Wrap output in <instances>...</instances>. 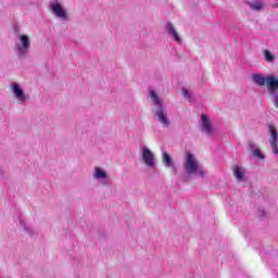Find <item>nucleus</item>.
Listing matches in <instances>:
<instances>
[{
	"instance_id": "obj_21",
	"label": "nucleus",
	"mask_w": 278,
	"mask_h": 278,
	"mask_svg": "<svg viewBox=\"0 0 278 278\" xmlns=\"http://www.w3.org/2000/svg\"><path fill=\"white\" fill-rule=\"evenodd\" d=\"M24 231H26V233H28L29 236L34 235V230H31V228H29V226H27L26 224H24Z\"/></svg>"
},
{
	"instance_id": "obj_17",
	"label": "nucleus",
	"mask_w": 278,
	"mask_h": 278,
	"mask_svg": "<svg viewBox=\"0 0 278 278\" xmlns=\"http://www.w3.org/2000/svg\"><path fill=\"white\" fill-rule=\"evenodd\" d=\"M269 94L273 96L271 101H273L275 108L278 109V90L276 89V90H274V92H270Z\"/></svg>"
},
{
	"instance_id": "obj_6",
	"label": "nucleus",
	"mask_w": 278,
	"mask_h": 278,
	"mask_svg": "<svg viewBox=\"0 0 278 278\" xmlns=\"http://www.w3.org/2000/svg\"><path fill=\"white\" fill-rule=\"evenodd\" d=\"M142 160L146 165H148L149 168H155V157L151 153V150H149L147 147L142 148Z\"/></svg>"
},
{
	"instance_id": "obj_5",
	"label": "nucleus",
	"mask_w": 278,
	"mask_h": 278,
	"mask_svg": "<svg viewBox=\"0 0 278 278\" xmlns=\"http://www.w3.org/2000/svg\"><path fill=\"white\" fill-rule=\"evenodd\" d=\"M50 10L58 18H62V21H68V15L66 14V10L62 7L60 2L50 3Z\"/></svg>"
},
{
	"instance_id": "obj_19",
	"label": "nucleus",
	"mask_w": 278,
	"mask_h": 278,
	"mask_svg": "<svg viewBox=\"0 0 278 278\" xmlns=\"http://www.w3.org/2000/svg\"><path fill=\"white\" fill-rule=\"evenodd\" d=\"M199 177H205L207 175V172L201 167H198V170L195 173Z\"/></svg>"
},
{
	"instance_id": "obj_13",
	"label": "nucleus",
	"mask_w": 278,
	"mask_h": 278,
	"mask_svg": "<svg viewBox=\"0 0 278 278\" xmlns=\"http://www.w3.org/2000/svg\"><path fill=\"white\" fill-rule=\"evenodd\" d=\"M248 5L251 8V10H254V12H261V10H264V2H262V0L248 2Z\"/></svg>"
},
{
	"instance_id": "obj_12",
	"label": "nucleus",
	"mask_w": 278,
	"mask_h": 278,
	"mask_svg": "<svg viewBox=\"0 0 278 278\" xmlns=\"http://www.w3.org/2000/svg\"><path fill=\"white\" fill-rule=\"evenodd\" d=\"M233 176L237 181H247V178L244 177V169L238 165L233 166Z\"/></svg>"
},
{
	"instance_id": "obj_20",
	"label": "nucleus",
	"mask_w": 278,
	"mask_h": 278,
	"mask_svg": "<svg viewBox=\"0 0 278 278\" xmlns=\"http://www.w3.org/2000/svg\"><path fill=\"white\" fill-rule=\"evenodd\" d=\"M270 144V147H271V149H273V153H274V155H278V147H277V142H271V143H269Z\"/></svg>"
},
{
	"instance_id": "obj_11",
	"label": "nucleus",
	"mask_w": 278,
	"mask_h": 278,
	"mask_svg": "<svg viewBox=\"0 0 278 278\" xmlns=\"http://www.w3.org/2000/svg\"><path fill=\"white\" fill-rule=\"evenodd\" d=\"M94 179H102V186H108V173L99 166L94 167Z\"/></svg>"
},
{
	"instance_id": "obj_7",
	"label": "nucleus",
	"mask_w": 278,
	"mask_h": 278,
	"mask_svg": "<svg viewBox=\"0 0 278 278\" xmlns=\"http://www.w3.org/2000/svg\"><path fill=\"white\" fill-rule=\"evenodd\" d=\"M12 92L17 99V101H21V103H25L27 101V96L25 94V91L21 88V85L13 83L12 84Z\"/></svg>"
},
{
	"instance_id": "obj_2",
	"label": "nucleus",
	"mask_w": 278,
	"mask_h": 278,
	"mask_svg": "<svg viewBox=\"0 0 278 278\" xmlns=\"http://www.w3.org/2000/svg\"><path fill=\"white\" fill-rule=\"evenodd\" d=\"M150 97L154 105H156L155 116H157L163 127H168L170 125V121L168 119V116H166V113H164V105L162 104V100H160V97H157V93L153 90L150 91Z\"/></svg>"
},
{
	"instance_id": "obj_8",
	"label": "nucleus",
	"mask_w": 278,
	"mask_h": 278,
	"mask_svg": "<svg viewBox=\"0 0 278 278\" xmlns=\"http://www.w3.org/2000/svg\"><path fill=\"white\" fill-rule=\"evenodd\" d=\"M202 121V131H205L207 136H212L214 134V128L212 127V122L210 121V117L205 114L201 116Z\"/></svg>"
},
{
	"instance_id": "obj_15",
	"label": "nucleus",
	"mask_w": 278,
	"mask_h": 278,
	"mask_svg": "<svg viewBox=\"0 0 278 278\" xmlns=\"http://www.w3.org/2000/svg\"><path fill=\"white\" fill-rule=\"evenodd\" d=\"M268 132L271 136V138L269 139V143L275 144V142H277V138H278L277 128H275V125H273V124L268 125Z\"/></svg>"
},
{
	"instance_id": "obj_3",
	"label": "nucleus",
	"mask_w": 278,
	"mask_h": 278,
	"mask_svg": "<svg viewBox=\"0 0 278 278\" xmlns=\"http://www.w3.org/2000/svg\"><path fill=\"white\" fill-rule=\"evenodd\" d=\"M20 42L14 47V51L20 60H23L27 52L29 51V47H31V42L29 41V37L27 35H20Z\"/></svg>"
},
{
	"instance_id": "obj_22",
	"label": "nucleus",
	"mask_w": 278,
	"mask_h": 278,
	"mask_svg": "<svg viewBox=\"0 0 278 278\" xmlns=\"http://www.w3.org/2000/svg\"><path fill=\"white\" fill-rule=\"evenodd\" d=\"M258 216H260V218H265V216H266V211H264V208H258Z\"/></svg>"
},
{
	"instance_id": "obj_23",
	"label": "nucleus",
	"mask_w": 278,
	"mask_h": 278,
	"mask_svg": "<svg viewBox=\"0 0 278 278\" xmlns=\"http://www.w3.org/2000/svg\"><path fill=\"white\" fill-rule=\"evenodd\" d=\"M276 8H278V3H276V5H275Z\"/></svg>"
},
{
	"instance_id": "obj_1",
	"label": "nucleus",
	"mask_w": 278,
	"mask_h": 278,
	"mask_svg": "<svg viewBox=\"0 0 278 278\" xmlns=\"http://www.w3.org/2000/svg\"><path fill=\"white\" fill-rule=\"evenodd\" d=\"M252 79L254 84H257V86H267L269 94L270 92H275V90H278V78L274 75L264 77L262 76V74H253Z\"/></svg>"
},
{
	"instance_id": "obj_16",
	"label": "nucleus",
	"mask_w": 278,
	"mask_h": 278,
	"mask_svg": "<svg viewBox=\"0 0 278 278\" xmlns=\"http://www.w3.org/2000/svg\"><path fill=\"white\" fill-rule=\"evenodd\" d=\"M264 55H265L266 62H275V55H273V53H270V51L265 50Z\"/></svg>"
},
{
	"instance_id": "obj_4",
	"label": "nucleus",
	"mask_w": 278,
	"mask_h": 278,
	"mask_svg": "<svg viewBox=\"0 0 278 278\" xmlns=\"http://www.w3.org/2000/svg\"><path fill=\"white\" fill-rule=\"evenodd\" d=\"M184 168L188 175H197V170H199V163L197 162V159H194V154L190 152L187 153Z\"/></svg>"
},
{
	"instance_id": "obj_10",
	"label": "nucleus",
	"mask_w": 278,
	"mask_h": 278,
	"mask_svg": "<svg viewBox=\"0 0 278 278\" xmlns=\"http://www.w3.org/2000/svg\"><path fill=\"white\" fill-rule=\"evenodd\" d=\"M165 29L168 36H172V38H174V40H176L178 45H181L182 42L181 37H179V33H177V29H175V26L173 25V23L167 22Z\"/></svg>"
},
{
	"instance_id": "obj_14",
	"label": "nucleus",
	"mask_w": 278,
	"mask_h": 278,
	"mask_svg": "<svg viewBox=\"0 0 278 278\" xmlns=\"http://www.w3.org/2000/svg\"><path fill=\"white\" fill-rule=\"evenodd\" d=\"M163 164L166 168H175V164L173 163V157L168 152H163Z\"/></svg>"
},
{
	"instance_id": "obj_18",
	"label": "nucleus",
	"mask_w": 278,
	"mask_h": 278,
	"mask_svg": "<svg viewBox=\"0 0 278 278\" xmlns=\"http://www.w3.org/2000/svg\"><path fill=\"white\" fill-rule=\"evenodd\" d=\"M182 94L185 97V99H188V101H191L192 96H190V91L186 88H182Z\"/></svg>"
},
{
	"instance_id": "obj_9",
	"label": "nucleus",
	"mask_w": 278,
	"mask_h": 278,
	"mask_svg": "<svg viewBox=\"0 0 278 278\" xmlns=\"http://www.w3.org/2000/svg\"><path fill=\"white\" fill-rule=\"evenodd\" d=\"M248 151L253 155V157H257L258 160H266V156L262 153V150L257 148L255 142L250 141L248 146Z\"/></svg>"
}]
</instances>
